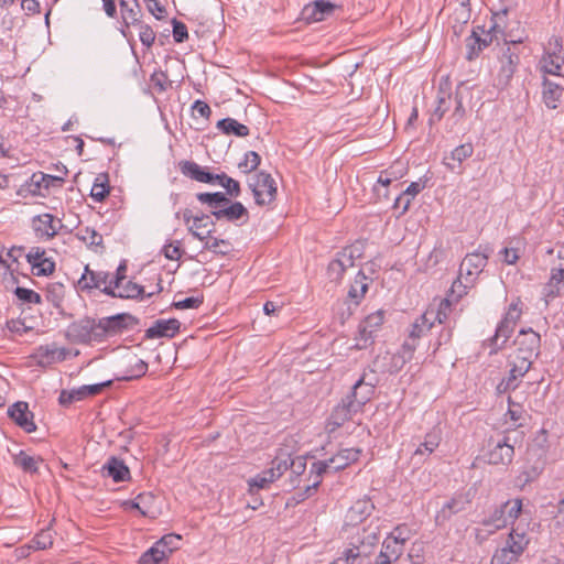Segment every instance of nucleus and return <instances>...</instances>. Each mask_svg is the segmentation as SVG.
<instances>
[{
    "instance_id": "nucleus-1",
    "label": "nucleus",
    "mask_w": 564,
    "mask_h": 564,
    "mask_svg": "<svg viewBox=\"0 0 564 564\" xmlns=\"http://www.w3.org/2000/svg\"><path fill=\"white\" fill-rule=\"evenodd\" d=\"M132 321L130 314L121 313L100 319L82 318L68 326L67 337L75 344L101 343L106 338L121 333L128 327L127 321Z\"/></svg>"
},
{
    "instance_id": "nucleus-2",
    "label": "nucleus",
    "mask_w": 564,
    "mask_h": 564,
    "mask_svg": "<svg viewBox=\"0 0 564 564\" xmlns=\"http://www.w3.org/2000/svg\"><path fill=\"white\" fill-rule=\"evenodd\" d=\"M360 454L361 449L359 448H341L328 459L314 462L310 469V480L312 484L307 485L304 491H299L296 494V501H303L316 491L317 487L322 482L324 474L328 471L337 473L345 469L352 463L357 462Z\"/></svg>"
},
{
    "instance_id": "nucleus-3",
    "label": "nucleus",
    "mask_w": 564,
    "mask_h": 564,
    "mask_svg": "<svg viewBox=\"0 0 564 564\" xmlns=\"http://www.w3.org/2000/svg\"><path fill=\"white\" fill-rule=\"evenodd\" d=\"M378 529L357 528L351 535L349 546L333 564H370V555L379 541Z\"/></svg>"
},
{
    "instance_id": "nucleus-4",
    "label": "nucleus",
    "mask_w": 564,
    "mask_h": 564,
    "mask_svg": "<svg viewBox=\"0 0 564 564\" xmlns=\"http://www.w3.org/2000/svg\"><path fill=\"white\" fill-rule=\"evenodd\" d=\"M196 198L202 204H206L210 208L212 215L217 220H227L229 223L246 224L249 219V212L240 202H231L221 192L216 193H198Z\"/></svg>"
},
{
    "instance_id": "nucleus-5",
    "label": "nucleus",
    "mask_w": 564,
    "mask_h": 564,
    "mask_svg": "<svg viewBox=\"0 0 564 564\" xmlns=\"http://www.w3.org/2000/svg\"><path fill=\"white\" fill-rule=\"evenodd\" d=\"M506 13L507 11L503 10L501 13L494 14L487 30L485 26H477L473 30V33L466 40L467 59L471 61L477 57L484 48L492 43L498 34H503L505 25L499 21L505 18Z\"/></svg>"
},
{
    "instance_id": "nucleus-6",
    "label": "nucleus",
    "mask_w": 564,
    "mask_h": 564,
    "mask_svg": "<svg viewBox=\"0 0 564 564\" xmlns=\"http://www.w3.org/2000/svg\"><path fill=\"white\" fill-rule=\"evenodd\" d=\"M530 543L528 525H512L507 544L492 556V564H510L516 562Z\"/></svg>"
},
{
    "instance_id": "nucleus-7",
    "label": "nucleus",
    "mask_w": 564,
    "mask_h": 564,
    "mask_svg": "<svg viewBox=\"0 0 564 564\" xmlns=\"http://www.w3.org/2000/svg\"><path fill=\"white\" fill-rule=\"evenodd\" d=\"M248 187L251 189L258 206H268L276 198V183L270 173L258 171L248 178Z\"/></svg>"
},
{
    "instance_id": "nucleus-8",
    "label": "nucleus",
    "mask_w": 564,
    "mask_h": 564,
    "mask_svg": "<svg viewBox=\"0 0 564 564\" xmlns=\"http://www.w3.org/2000/svg\"><path fill=\"white\" fill-rule=\"evenodd\" d=\"M492 249L488 246H479V248L467 253L459 265L460 276L466 280L467 285H475L479 274L487 265Z\"/></svg>"
},
{
    "instance_id": "nucleus-9",
    "label": "nucleus",
    "mask_w": 564,
    "mask_h": 564,
    "mask_svg": "<svg viewBox=\"0 0 564 564\" xmlns=\"http://www.w3.org/2000/svg\"><path fill=\"white\" fill-rule=\"evenodd\" d=\"M564 64L563 39L558 35H552L544 46L543 55L540 59V69L544 74L561 76V69Z\"/></svg>"
},
{
    "instance_id": "nucleus-10",
    "label": "nucleus",
    "mask_w": 564,
    "mask_h": 564,
    "mask_svg": "<svg viewBox=\"0 0 564 564\" xmlns=\"http://www.w3.org/2000/svg\"><path fill=\"white\" fill-rule=\"evenodd\" d=\"M517 46V43L512 42L511 45H507L502 48L499 57V69L495 78V85L499 89H503L509 85L519 65L520 57Z\"/></svg>"
},
{
    "instance_id": "nucleus-11",
    "label": "nucleus",
    "mask_w": 564,
    "mask_h": 564,
    "mask_svg": "<svg viewBox=\"0 0 564 564\" xmlns=\"http://www.w3.org/2000/svg\"><path fill=\"white\" fill-rule=\"evenodd\" d=\"M384 322V311L378 310L365 317L358 326V335L355 340L356 349H366L375 341V335Z\"/></svg>"
},
{
    "instance_id": "nucleus-12",
    "label": "nucleus",
    "mask_w": 564,
    "mask_h": 564,
    "mask_svg": "<svg viewBox=\"0 0 564 564\" xmlns=\"http://www.w3.org/2000/svg\"><path fill=\"white\" fill-rule=\"evenodd\" d=\"M487 462L490 465L508 466L512 463L514 456V443H511L509 435L501 438H490L488 443Z\"/></svg>"
},
{
    "instance_id": "nucleus-13",
    "label": "nucleus",
    "mask_w": 564,
    "mask_h": 564,
    "mask_svg": "<svg viewBox=\"0 0 564 564\" xmlns=\"http://www.w3.org/2000/svg\"><path fill=\"white\" fill-rule=\"evenodd\" d=\"M541 338L533 329H521L516 337L513 352L534 358L539 355Z\"/></svg>"
},
{
    "instance_id": "nucleus-14",
    "label": "nucleus",
    "mask_w": 564,
    "mask_h": 564,
    "mask_svg": "<svg viewBox=\"0 0 564 564\" xmlns=\"http://www.w3.org/2000/svg\"><path fill=\"white\" fill-rule=\"evenodd\" d=\"M470 502L471 499L469 494H455L446 503L443 505L441 510L437 511L435 516L436 525L445 524L454 514L466 510Z\"/></svg>"
},
{
    "instance_id": "nucleus-15",
    "label": "nucleus",
    "mask_w": 564,
    "mask_h": 564,
    "mask_svg": "<svg viewBox=\"0 0 564 564\" xmlns=\"http://www.w3.org/2000/svg\"><path fill=\"white\" fill-rule=\"evenodd\" d=\"M532 362L533 359L527 356L519 355L513 351L509 355L508 365L510 370L507 378L508 389H516L518 387V380L530 370Z\"/></svg>"
},
{
    "instance_id": "nucleus-16",
    "label": "nucleus",
    "mask_w": 564,
    "mask_h": 564,
    "mask_svg": "<svg viewBox=\"0 0 564 564\" xmlns=\"http://www.w3.org/2000/svg\"><path fill=\"white\" fill-rule=\"evenodd\" d=\"M358 412L359 410L357 408H352V402L350 399H343L341 402L335 406L330 416L328 417L326 430L328 433L335 432L345 422L351 420L352 415Z\"/></svg>"
},
{
    "instance_id": "nucleus-17",
    "label": "nucleus",
    "mask_w": 564,
    "mask_h": 564,
    "mask_svg": "<svg viewBox=\"0 0 564 564\" xmlns=\"http://www.w3.org/2000/svg\"><path fill=\"white\" fill-rule=\"evenodd\" d=\"M28 262L32 265L33 273L37 276L50 275L55 271V262L45 257V250L39 247L32 248L26 254Z\"/></svg>"
},
{
    "instance_id": "nucleus-18",
    "label": "nucleus",
    "mask_w": 564,
    "mask_h": 564,
    "mask_svg": "<svg viewBox=\"0 0 564 564\" xmlns=\"http://www.w3.org/2000/svg\"><path fill=\"white\" fill-rule=\"evenodd\" d=\"M61 219L54 217L51 214H42L33 219V228L35 234L41 239H51L55 235H57L58 230L62 228Z\"/></svg>"
},
{
    "instance_id": "nucleus-19",
    "label": "nucleus",
    "mask_w": 564,
    "mask_h": 564,
    "mask_svg": "<svg viewBox=\"0 0 564 564\" xmlns=\"http://www.w3.org/2000/svg\"><path fill=\"white\" fill-rule=\"evenodd\" d=\"M8 414L26 433H32L36 430L33 413L29 410L26 402H15L8 409Z\"/></svg>"
},
{
    "instance_id": "nucleus-20",
    "label": "nucleus",
    "mask_w": 564,
    "mask_h": 564,
    "mask_svg": "<svg viewBox=\"0 0 564 564\" xmlns=\"http://www.w3.org/2000/svg\"><path fill=\"white\" fill-rule=\"evenodd\" d=\"M121 22H122V34L127 36L126 29L131 25L140 24L142 10L138 0H119Z\"/></svg>"
},
{
    "instance_id": "nucleus-21",
    "label": "nucleus",
    "mask_w": 564,
    "mask_h": 564,
    "mask_svg": "<svg viewBox=\"0 0 564 564\" xmlns=\"http://www.w3.org/2000/svg\"><path fill=\"white\" fill-rule=\"evenodd\" d=\"M376 391L375 384L366 382L365 377L359 378L352 386L350 393L346 397L352 402V408L361 411L362 406L371 400Z\"/></svg>"
},
{
    "instance_id": "nucleus-22",
    "label": "nucleus",
    "mask_w": 564,
    "mask_h": 564,
    "mask_svg": "<svg viewBox=\"0 0 564 564\" xmlns=\"http://www.w3.org/2000/svg\"><path fill=\"white\" fill-rule=\"evenodd\" d=\"M336 6L329 0H315L303 9V18L308 22H319L333 14Z\"/></svg>"
},
{
    "instance_id": "nucleus-23",
    "label": "nucleus",
    "mask_w": 564,
    "mask_h": 564,
    "mask_svg": "<svg viewBox=\"0 0 564 564\" xmlns=\"http://www.w3.org/2000/svg\"><path fill=\"white\" fill-rule=\"evenodd\" d=\"M452 312V304L448 299L441 300L437 304H431L423 313L431 324L437 326H448V317Z\"/></svg>"
},
{
    "instance_id": "nucleus-24",
    "label": "nucleus",
    "mask_w": 564,
    "mask_h": 564,
    "mask_svg": "<svg viewBox=\"0 0 564 564\" xmlns=\"http://www.w3.org/2000/svg\"><path fill=\"white\" fill-rule=\"evenodd\" d=\"M180 326L181 323L176 318L158 319L145 330V337L150 339L161 337L172 338L178 333Z\"/></svg>"
},
{
    "instance_id": "nucleus-25",
    "label": "nucleus",
    "mask_w": 564,
    "mask_h": 564,
    "mask_svg": "<svg viewBox=\"0 0 564 564\" xmlns=\"http://www.w3.org/2000/svg\"><path fill=\"white\" fill-rule=\"evenodd\" d=\"M102 475L112 478L115 482L127 481L130 479V470L124 462L116 456L108 458L102 466Z\"/></svg>"
},
{
    "instance_id": "nucleus-26",
    "label": "nucleus",
    "mask_w": 564,
    "mask_h": 564,
    "mask_svg": "<svg viewBox=\"0 0 564 564\" xmlns=\"http://www.w3.org/2000/svg\"><path fill=\"white\" fill-rule=\"evenodd\" d=\"M375 509L372 501L368 498L358 499L349 508L347 512V520L357 530V524L366 520Z\"/></svg>"
},
{
    "instance_id": "nucleus-27",
    "label": "nucleus",
    "mask_w": 564,
    "mask_h": 564,
    "mask_svg": "<svg viewBox=\"0 0 564 564\" xmlns=\"http://www.w3.org/2000/svg\"><path fill=\"white\" fill-rule=\"evenodd\" d=\"M564 87L546 77L542 80V100L549 109H556L562 100Z\"/></svg>"
},
{
    "instance_id": "nucleus-28",
    "label": "nucleus",
    "mask_w": 564,
    "mask_h": 564,
    "mask_svg": "<svg viewBox=\"0 0 564 564\" xmlns=\"http://www.w3.org/2000/svg\"><path fill=\"white\" fill-rule=\"evenodd\" d=\"M109 279V273L104 271H93L89 265L85 267L84 273L78 280V288L82 291H90L94 289H100L102 284H106Z\"/></svg>"
},
{
    "instance_id": "nucleus-29",
    "label": "nucleus",
    "mask_w": 564,
    "mask_h": 564,
    "mask_svg": "<svg viewBox=\"0 0 564 564\" xmlns=\"http://www.w3.org/2000/svg\"><path fill=\"white\" fill-rule=\"evenodd\" d=\"M404 552V547L402 546L401 541L394 538H386L380 554L378 555V560L384 561L388 564L397 563Z\"/></svg>"
},
{
    "instance_id": "nucleus-30",
    "label": "nucleus",
    "mask_w": 564,
    "mask_h": 564,
    "mask_svg": "<svg viewBox=\"0 0 564 564\" xmlns=\"http://www.w3.org/2000/svg\"><path fill=\"white\" fill-rule=\"evenodd\" d=\"M474 153V145L470 142L456 147L448 156H445L443 163L445 166L455 172L460 164L470 158Z\"/></svg>"
},
{
    "instance_id": "nucleus-31",
    "label": "nucleus",
    "mask_w": 564,
    "mask_h": 564,
    "mask_svg": "<svg viewBox=\"0 0 564 564\" xmlns=\"http://www.w3.org/2000/svg\"><path fill=\"white\" fill-rule=\"evenodd\" d=\"M66 349L58 348L55 345L40 346L35 352L39 365H51L55 361H62L66 358Z\"/></svg>"
},
{
    "instance_id": "nucleus-32",
    "label": "nucleus",
    "mask_w": 564,
    "mask_h": 564,
    "mask_svg": "<svg viewBox=\"0 0 564 564\" xmlns=\"http://www.w3.org/2000/svg\"><path fill=\"white\" fill-rule=\"evenodd\" d=\"M367 280L368 278L365 275V273L359 271L347 294V301L349 302L348 310H350V304H354V306L357 307L364 299L366 292L368 291Z\"/></svg>"
},
{
    "instance_id": "nucleus-33",
    "label": "nucleus",
    "mask_w": 564,
    "mask_h": 564,
    "mask_svg": "<svg viewBox=\"0 0 564 564\" xmlns=\"http://www.w3.org/2000/svg\"><path fill=\"white\" fill-rule=\"evenodd\" d=\"M167 538H161L158 542L154 543L147 552H144L140 557L141 564H160L167 558L171 554L164 549V543H166Z\"/></svg>"
},
{
    "instance_id": "nucleus-34",
    "label": "nucleus",
    "mask_w": 564,
    "mask_h": 564,
    "mask_svg": "<svg viewBox=\"0 0 564 564\" xmlns=\"http://www.w3.org/2000/svg\"><path fill=\"white\" fill-rule=\"evenodd\" d=\"M441 441L442 432L440 429L434 427L425 434L424 441L414 451L413 457L416 458L423 455H431L438 447Z\"/></svg>"
},
{
    "instance_id": "nucleus-35",
    "label": "nucleus",
    "mask_w": 564,
    "mask_h": 564,
    "mask_svg": "<svg viewBox=\"0 0 564 564\" xmlns=\"http://www.w3.org/2000/svg\"><path fill=\"white\" fill-rule=\"evenodd\" d=\"M514 327L516 326L513 324L508 323L505 319L498 324L495 335L490 338V346L492 347L490 355L496 354L502 348L513 333Z\"/></svg>"
},
{
    "instance_id": "nucleus-36",
    "label": "nucleus",
    "mask_w": 564,
    "mask_h": 564,
    "mask_svg": "<svg viewBox=\"0 0 564 564\" xmlns=\"http://www.w3.org/2000/svg\"><path fill=\"white\" fill-rule=\"evenodd\" d=\"M161 281L162 280L159 278L156 291L150 292L148 294H145L144 288L142 285H139L134 282L129 281L122 286L121 290L118 291V297L119 299H139V297H144V296L151 297L155 293H160L163 290Z\"/></svg>"
},
{
    "instance_id": "nucleus-37",
    "label": "nucleus",
    "mask_w": 564,
    "mask_h": 564,
    "mask_svg": "<svg viewBox=\"0 0 564 564\" xmlns=\"http://www.w3.org/2000/svg\"><path fill=\"white\" fill-rule=\"evenodd\" d=\"M216 128L224 134L236 135L240 138L249 135L250 132L246 124H242L232 118H224L219 120L216 124Z\"/></svg>"
},
{
    "instance_id": "nucleus-38",
    "label": "nucleus",
    "mask_w": 564,
    "mask_h": 564,
    "mask_svg": "<svg viewBox=\"0 0 564 564\" xmlns=\"http://www.w3.org/2000/svg\"><path fill=\"white\" fill-rule=\"evenodd\" d=\"M481 524L488 528L489 533L503 529L508 525L506 518V508L499 506L487 518L481 521Z\"/></svg>"
},
{
    "instance_id": "nucleus-39",
    "label": "nucleus",
    "mask_w": 564,
    "mask_h": 564,
    "mask_svg": "<svg viewBox=\"0 0 564 564\" xmlns=\"http://www.w3.org/2000/svg\"><path fill=\"white\" fill-rule=\"evenodd\" d=\"M215 224L206 214L196 215L194 221L188 226V231L198 240L204 241L207 238V229L214 227Z\"/></svg>"
},
{
    "instance_id": "nucleus-40",
    "label": "nucleus",
    "mask_w": 564,
    "mask_h": 564,
    "mask_svg": "<svg viewBox=\"0 0 564 564\" xmlns=\"http://www.w3.org/2000/svg\"><path fill=\"white\" fill-rule=\"evenodd\" d=\"M361 257V249L357 245H351L343 248L334 259L339 267H343L344 272L355 265V260Z\"/></svg>"
},
{
    "instance_id": "nucleus-41",
    "label": "nucleus",
    "mask_w": 564,
    "mask_h": 564,
    "mask_svg": "<svg viewBox=\"0 0 564 564\" xmlns=\"http://www.w3.org/2000/svg\"><path fill=\"white\" fill-rule=\"evenodd\" d=\"M361 257V249L357 245H351L343 248L334 259L339 267H343L344 272L355 265V260Z\"/></svg>"
},
{
    "instance_id": "nucleus-42",
    "label": "nucleus",
    "mask_w": 564,
    "mask_h": 564,
    "mask_svg": "<svg viewBox=\"0 0 564 564\" xmlns=\"http://www.w3.org/2000/svg\"><path fill=\"white\" fill-rule=\"evenodd\" d=\"M213 229H207V238L204 240V249L209 250L216 254L227 256L231 251V243L225 239L212 237Z\"/></svg>"
},
{
    "instance_id": "nucleus-43",
    "label": "nucleus",
    "mask_w": 564,
    "mask_h": 564,
    "mask_svg": "<svg viewBox=\"0 0 564 564\" xmlns=\"http://www.w3.org/2000/svg\"><path fill=\"white\" fill-rule=\"evenodd\" d=\"M109 191L110 186L108 175L104 173L98 174L93 184L90 197L95 202L100 203L109 195Z\"/></svg>"
},
{
    "instance_id": "nucleus-44",
    "label": "nucleus",
    "mask_w": 564,
    "mask_h": 564,
    "mask_svg": "<svg viewBox=\"0 0 564 564\" xmlns=\"http://www.w3.org/2000/svg\"><path fill=\"white\" fill-rule=\"evenodd\" d=\"M453 105V95L449 91L440 89L437 94V106L430 119V123L435 120L440 121L444 113L449 110Z\"/></svg>"
},
{
    "instance_id": "nucleus-45",
    "label": "nucleus",
    "mask_w": 564,
    "mask_h": 564,
    "mask_svg": "<svg viewBox=\"0 0 564 564\" xmlns=\"http://www.w3.org/2000/svg\"><path fill=\"white\" fill-rule=\"evenodd\" d=\"M434 329V326L426 318L424 314L417 316L414 322L411 324L409 330V337L419 341L423 336H425L429 332Z\"/></svg>"
},
{
    "instance_id": "nucleus-46",
    "label": "nucleus",
    "mask_w": 564,
    "mask_h": 564,
    "mask_svg": "<svg viewBox=\"0 0 564 564\" xmlns=\"http://www.w3.org/2000/svg\"><path fill=\"white\" fill-rule=\"evenodd\" d=\"M40 462H42L41 458L30 456L23 451H20L19 454L13 456V464L17 467L21 468L23 471L30 474H34L37 471Z\"/></svg>"
},
{
    "instance_id": "nucleus-47",
    "label": "nucleus",
    "mask_w": 564,
    "mask_h": 564,
    "mask_svg": "<svg viewBox=\"0 0 564 564\" xmlns=\"http://www.w3.org/2000/svg\"><path fill=\"white\" fill-rule=\"evenodd\" d=\"M155 496L151 492H142L137 496L138 511L148 518H155L156 512L154 510Z\"/></svg>"
},
{
    "instance_id": "nucleus-48",
    "label": "nucleus",
    "mask_w": 564,
    "mask_h": 564,
    "mask_svg": "<svg viewBox=\"0 0 564 564\" xmlns=\"http://www.w3.org/2000/svg\"><path fill=\"white\" fill-rule=\"evenodd\" d=\"M77 238L89 247H101L102 236L94 228L85 227L78 230Z\"/></svg>"
},
{
    "instance_id": "nucleus-49",
    "label": "nucleus",
    "mask_w": 564,
    "mask_h": 564,
    "mask_svg": "<svg viewBox=\"0 0 564 564\" xmlns=\"http://www.w3.org/2000/svg\"><path fill=\"white\" fill-rule=\"evenodd\" d=\"M46 299L55 307H59L65 296V286L63 283H50L46 288Z\"/></svg>"
},
{
    "instance_id": "nucleus-50",
    "label": "nucleus",
    "mask_w": 564,
    "mask_h": 564,
    "mask_svg": "<svg viewBox=\"0 0 564 564\" xmlns=\"http://www.w3.org/2000/svg\"><path fill=\"white\" fill-rule=\"evenodd\" d=\"M218 184L226 189L224 193L227 197H239L241 194L240 183L228 176L226 173H220Z\"/></svg>"
},
{
    "instance_id": "nucleus-51",
    "label": "nucleus",
    "mask_w": 564,
    "mask_h": 564,
    "mask_svg": "<svg viewBox=\"0 0 564 564\" xmlns=\"http://www.w3.org/2000/svg\"><path fill=\"white\" fill-rule=\"evenodd\" d=\"M178 167H180L181 173L184 176H186L191 180H194L196 182L200 181L204 167H202L196 162L184 160L178 163Z\"/></svg>"
},
{
    "instance_id": "nucleus-52",
    "label": "nucleus",
    "mask_w": 564,
    "mask_h": 564,
    "mask_svg": "<svg viewBox=\"0 0 564 564\" xmlns=\"http://www.w3.org/2000/svg\"><path fill=\"white\" fill-rule=\"evenodd\" d=\"M438 327L440 330L435 340L430 343V347L433 348V354H435L443 345L449 344L453 338V328L449 325Z\"/></svg>"
},
{
    "instance_id": "nucleus-53",
    "label": "nucleus",
    "mask_w": 564,
    "mask_h": 564,
    "mask_svg": "<svg viewBox=\"0 0 564 564\" xmlns=\"http://www.w3.org/2000/svg\"><path fill=\"white\" fill-rule=\"evenodd\" d=\"M261 163V158L256 151H248L245 154L243 161L238 164V167L243 173H251L258 169Z\"/></svg>"
},
{
    "instance_id": "nucleus-54",
    "label": "nucleus",
    "mask_w": 564,
    "mask_h": 564,
    "mask_svg": "<svg viewBox=\"0 0 564 564\" xmlns=\"http://www.w3.org/2000/svg\"><path fill=\"white\" fill-rule=\"evenodd\" d=\"M502 507L506 508V518L508 524L511 523L513 525L514 521L519 518L522 511V500L513 499L508 500L502 503Z\"/></svg>"
},
{
    "instance_id": "nucleus-55",
    "label": "nucleus",
    "mask_w": 564,
    "mask_h": 564,
    "mask_svg": "<svg viewBox=\"0 0 564 564\" xmlns=\"http://www.w3.org/2000/svg\"><path fill=\"white\" fill-rule=\"evenodd\" d=\"M33 547L46 550L53 545V533L50 528L41 530L32 540Z\"/></svg>"
},
{
    "instance_id": "nucleus-56",
    "label": "nucleus",
    "mask_w": 564,
    "mask_h": 564,
    "mask_svg": "<svg viewBox=\"0 0 564 564\" xmlns=\"http://www.w3.org/2000/svg\"><path fill=\"white\" fill-rule=\"evenodd\" d=\"M148 371V364L142 360L138 359L134 365L130 367V369L127 371V375L122 377H118V380L129 381L133 379H139L143 377Z\"/></svg>"
},
{
    "instance_id": "nucleus-57",
    "label": "nucleus",
    "mask_w": 564,
    "mask_h": 564,
    "mask_svg": "<svg viewBox=\"0 0 564 564\" xmlns=\"http://www.w3.org/2000/svg\"><path fill=\"white\" fill-rule=\"evenodd\" d=\"M14 294L17 295V297L20 301L25 302V303L40 304L42 301L41 295L39 293H36L33 290L21 288V286H18L15 289Z\"/></svg>"
},
{
    "instance_id": "nucleus-58",
    "label": "nucleus",
    "mask_w": 564,
    "mask_h": 564,
    "mask_svg": "<svg viewBox=\"0 0 564 564\" xmlns=\"http://www.w3.org/2000/svg\"><path fill=\"white\" fill-rule=\"evenodd\" d=\"M560 263L556 268L552 269L550 284L557 285L564 281V247L558 250Z\"/></svg>"
},
{
    "instance_id": "nucleus-59",
    "label": "nucleus",
    "mask_w": 564,
    "mask_h": 564,
    "mask_svg": "<svg viewBox=\"0 0 564 564\" xmlns=\"http://www.w3.org/2000/svg\"><path fill=\"white\" fill-rule=\"evenodd\" d=\"M453 105H455L452 118L455 122L460 121L465 117V108L463 106L462 86L457 87L453 96Z\"/></svg>"
},
{
    "instance_id": "nucleus-60",
    "label": "nucleus",
    "mask_w": 564,
    "mask_h": 564,
    "mask_svg": "<svg viewBox=\"0 0 564 564\" xmlns=\"http://www.w3.org/2000/svg\"><path fill=\"white\" fill-rule=\"evenodd\" d=\"M112 384V380H107L100 383L87 384L79 388V392L82 395V400L88 395H97L102 392V390Z\"/></svg>"
},
{
    "instance_id": "nucleus-61",
    "label": "nucleus",
    "mask_w": 564,
    "mask_h": 564,
    "mask_svg": "<svg viewBox=\"0 0 564 564\" xmlns=\"http://www.w3.org/2000/svg\"><path fill=\"white\" fill-rule=\"evenodd\" d=\"M473 286L474 285H467L466 280H464V278H462L460 273L458 272L457 279L452 284L451 295L455 296V301H458L467 293V290Z\"/></svg>"
},
{
    "instance_id": "nucleus-62",
    "label": "nucleus",
    "mask_w": 564,
    "mask_h": 564,
    "mask_svg": "<svg viewBox=\"0 0 564 564\" xmlns=\"http://www.w3.org/2000/svg\"><path fill=\"white\" fill-rule=\"evenodd\" d=\"M150 82L152 86L160 93L165 91L171 86V82L169 80L167 75L162 70L154 72L151 75Z\"/></svg>"
},
{
    "instance_id": "nucleus-63",
    "label": "nucleus",
    "mask_w": 564,
    "mask_h": 564,
    "mask_svg": "<svg viewBox=\"0 0 564 564\" xmlns=\"http://www.w3.org/2000/svg\"><path fill=\"white\" fill-rule=\"evenodd\" d=\"M140 30H139V37H140V41L141 43L150 48L153 44H154V41H155V32L152 30V28L148 24H143L142 22H140V24H138Z\"/></svg>"
},
{
    "instance_id": "nucleus-64",
    "label": "nucleus",
    "mask_w": 564,
    "mask_h": 564,
    "mask_svg": "<svg viewBox=\"0 0 564 564\" xmlns=\"http://www.w3.org/2000/svg\"><path fill=\"white\" fill-rule=\"evenodd\" d=\"M417 343L419 341L414 340L413 338H410L409 336L404 340L399 351L403 362L410 361L412 359L413 354L417 347Z\"/></svg>"
}]
</instances>
